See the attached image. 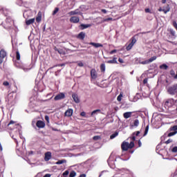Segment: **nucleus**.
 <instances>
[{
    "instance_id": "55",
    "label": "nucleus",
    "mask_w": 177,
    "mask_h": 177,
    "mask_svg": "<svg viewBox=\"0 0 177 177\" xmlns=\"http://www.w3.org/2000/svg\"><path fill=\"white\" fill-rule=\"evenodd\" d=\"M142 147V142H140V140H138V147Z\"/></svg>"
},
{
    "instance_id": "45",
    "label": "nucleus",
    "mask_w": 177,
    "mask_h": 177,
    "mask_svg": "<svg viewBox=\"0 0 177 177\" xmlns=\"http://www.w3.org/2000/svg\"><path fill=\"white\" fill-rule=\"evenodd\" d=\"M171 151H172L173 153H177V147H174L172 149Z\"/></svg>"
},
{
    "instance_id": "24",
    "label": "nucleus",
    "mask_w": 177,
    "mask_h": 177,
    "mask_svg": "<svg viewBox=\"0 0 177 177\" xmlns=\"http://www.w3.org/2000/svg\"><path fill=\"white\" fill-rule=\"evenodd\" d=\"M100 71H101V73H104L106 71V64H102L100 65Z\"/></svg>"
},
{
    "instance_id": "58",
    "label": "nucleus",
    "mask_w": 177,
    "mask_h": 177,
    "mask_svg": "<svg viewBox=\"0 0 177 177\" xmlns=\"http://www.w3.org/2000/svg\"><path fill=\"white\" fill-rule=\"evenodd\" d=\"M51 175L50 174H46V175H44V177H50Z\"/></svg>"
},
{
    "instance_id": "5",
    "label": "nucleus",
    "mask_w": 177,
    "mask_h": 177,
    "mask_svg": "<svg viewBox=\"0 0 177 177\" xmlns=\"http://www.w3.org/2000/svg\"><path fill=\"white\" fill-rule=\"evenodd\" d=\"M174 104H175V100H174V98L168 99L165 103V106L167 107H172Z\"/></svg>"
},
{
    "instance_id": "43",
    "label": "nucleus",
    "mask_w": 177,
    "mask_h": 177,
    "mask_svg": "<svg viewBox=\"0 0 177 177\" xmlns=\"http://www.w3.org/2000/svg\"><path fill=\"white\" fill-rule=\"evenodd\" d=\"M170 34L173 35V37H175V30L171 29L170 30Z\"/></svg>"
},
{
    "instance_id": "60",
    "label": "nucleus",
    "mask_w": 177,
    "mask_h": 177,
    "mask_svg": "<svg viewBox=\"0 0 177 177\" xmlns=\"http://www.w3.org/2000/svg\"><path fill=\"white\" fill-rule=\"evenodd\" d=\"M162 3H167V0H162Z\"/></svg>"
},
{
    "instance_id": "61",
    "label": "nucleus",
    "mask_w": 177,
    "mask_h": 177,
    "mask_svg": "<svg viewBox=\"0 0 177 177\" xmlns=\"http://www.w3.org/2000/svg\"><path fill=\"white\" fill-rule=\"evenodd\" d=\"M30 154H34V151H31L30 152Z\"/></svg>"
},
{
    "instance_id": "63",
    "label": "nucleus",
    "mask_w": 177,
    "mask_h": 177,
    "mask_svg": "<svg viewBox=\"0 0 177 177\" xmlns=\"http://www.w3.org/2000/svg\"><path fill=\"white\" fill-rule=\"evenodd\" d=\"M15 142H16L17 145H18V144H19V142H17V140L16 139H15Z\"/></svg>"
},
{
    "instance_id": "22",
    "label": "nucleus",
    "mask_w": 177,
    "mask_h": 177,
    "mask_svg": "<svg viewBox=\"0 0 177 177\" xmlns=\"http://www.w3.org/2000/svg\"><path fill=\"white\" fill-rule=\"evenodd\" d=\"M41 19H42V16H41V12H38V16L36 17L37 23H39Z\"/></svg>"
},
{
    "instance_id": "19",
    "label": "nucleus",
    "mask_w": 177,
    "mask_h": 177,
    "mask_svg": "<svg viewBox=\"0 0 177 177\" xmlns=\"http://www.w3.org/2000/svg\"><path fill=\"white\" fill-rule=\"evenodd\" d=\"M72 97L75 103H80V98L78 97V95L73 93L72 94Z\"/></svg>"
},
{
    "instance_id": "35",
    "label": "nucleus",
    "mask_w": 177,
    "mask_h": 177,
    "mask_svg": "<svg viewBox=\"0 0 177 177\" xmlns=\"http://www.w3.org/2000/svg\"><path fill=\"white\" fill-rule=\"evenodd\" d=\"M57 12H59V8H55L54 11L53 12V16H55V15H56Z\"/></svg>"
},
{
    "instance_id": "40",
    "label": "nucleus",
    "mask_w": 177,
    "mask_h": 177,
    "mask_svg": "<svg viewBox=\"0 0 177 177\" xmlns=\"http://www.w3.org/2000/svg\"><path fill=\"white\" fill-rule=\"evenodd\" d=\"M69 171L68 170H66L64 173H63V176H67V175H68Z\"/></svg>"
},
{
    "instance_id": "49",
    "label": "nucleus",
    "mask_w": 177,
    "mask_h": 177,
    "mask_svg": "<svg viewBox=\"0 0 177 177\" xmlns=\"http://www.w3.org/2000/svg\"><path fill=\"white\" fill-rule=\"evenodd\" d=\"M110 55H113V53H117V50H112L111 51H110Z\"/></svg>"
},
{
    "instance_id": "44",
    "label": "nucleus",
    "mask_w": 177,
    "mask_h": 177,
    "mask_svg": "<svg viewBox=\"0 0 177 177\" xmlns=\"http://www.w3.org/2000/svg\"><path fill=\"white\" fill-rule=\"evenodd\" d=\"M169 143H172V140L169 139L167 141H165L166 145H169Z\"/></svg>"
},
{
    "instance_id": "33",
    "label": "nucleus",
    "mask_w": 177,
    "mask_h": 177,
    "mask_svg": "<svg viewBox=\"0 0 177 177\" xmlns=\"http://www.w3.org/2000/svg\"><path fill=\"white\" fill-rule=\"evenodd\" d=\"M16 59L17 60H20V53L19 52V50L16 51Z\"/></svg>"
},
{
    "instance_id": "29",
    "label": "nucleus",
    "mask_w": 177,
    "mask_h": 177,
    "mask_svg": "<svg viewBox=\"0 0 177 177\" xmlns=\"http://www.w3.org/2000/svg\"><path fill=\"white\" fill-rule=\"evenodd\" d=\"M117 136H118V132L115 131L114 133L111 135L110 139H114V138H117Z\"/></svg>"
},
{
    "instance_id": "59",
    "label": "nucleus",
    "mask_w": 177,
    "mask_h": 177,
    "mask_svg": "<svg viewBox=\"0 0 177 177\" xmlns=\"http://www.w3.org/2000/svg\"><path fill=\"white\" fill-rule=\"evenodd\" d=\"M3 63V59L0 57V65Z\"/></svg>"
},
{
    "instance_id": "47",
    "label": "nucleus",
    "mask_w": 177,
    "mask_h": 177,
    "mask_svg": "<svg viewBox=\"0 0 177 177\" xmlns=\"http://www.w3.org/2000/svg\"><path fill=\"white\" fill-rule=\"evenodd\" d=\"M173 26L177 30V23L175 21H173Z\"/></svg>"
},
{
    "instance_id": "51",
    "label": "nucleus",
    "mask_w": 177,
    "mask_h": 177,
    "mask_svg": "<svg viewBox=\"0 0 177 177\" xmlns=\"http://www.w3.org/2000/svg\"><path fill=\"white\" fill-rule=\"evenodd\" d=\"M77 66H78L79 67H84V63H82V62H79V63L77 64Z\"/></svg>"
},
{
    "instance_id": "38",
    "label": "nucleus",
    "mask_w": 177,
    "mask_h": 177,
    "mask_svg": "<svg viewBox=\"0 0 177 177\" xmlns=\"http://www.w3.org/2000/svg\"><path fill=\"white\" fill-rule=\"evenodd\" d=\"M133 135L134 136H139V135H140V131H136V132L133 133Z\"/></svg>"
},
{
    "instance_id": "31",
    "label": "nucleus",
    "mask_w": 177,
    "mask_h": 177,
    "mask_svg": "<svg viewBox=\"0 0 177 177\" xmlns=\"http://www.w3.org/2000/svg\"><path fill=\"white\" fill-rule=\"evenodd\" d=\"M176 133H177V131H171L168 133L167 136L169 138H171V136H174V135H176Z\"/></svg>"
},
{
    "instance_id": "10",
    "label": "nucleus",
    "mask_w": 177,
    "mask_h": 177,
    "mask_svg": "<svg viewBox=\"0 0 177 177\" xmlns=\"http://www.w3.org/2000/svg\"><path fill=\"white\" fill-rule=\"evenodd\" d=\"M169 10H171V8L169 7V4L167 5L166 10L162 8L161 7H160L158 8V12H163L165 13V15H167V13H168V12H169Z\"/></svg>"
},
{
    "instance_id": "54",
    "label": "nucleus",
    "mask_w": 177,
    "mask_h": 177,
    "mask_svg": "<svg viewBox=\"0 0 177 177\" xmlns=\"http://www.w3.org/2000/svg\"><path fill=\"white\" fill-rule=\"evenodd\" d=\"M101 12H102V13H104L105 15L106 13H107V10H106V9L101 10Z\"/></svg>"
},
{
    "instance_id": "13",
    "label": "nucleus",
    "mask_w": 177,
    "mask_h": 177,
    "mask_svg": "<svg viewBox=\"0 0 177 177\" xmlns=\"http://www.w3.org/2000/svg\"><path fill=\"white\" fill-rule=\"evenodd\" d=\"M8 56V53L5 50V49H1L0 50V58L2 59L3 60Z\"/></svg>"
},
{
    "instance_id": "39",
    "label": "nucleus",
    "mask_w": 177,
    "mask_h": 177,
    "mask_svg": "<svg viewBox=\"0 0 177 177\" xmlns=\"http://www.w3.org/2000/svg\"><path fill=\"white\" fill-rule=\"evenodd\" d=\"M93 140H99L100 139V136H95L93 138Z\"/></svg>"
},
{
    "instance_id": "53",
    "label": "nucleus",
    "mask_w": 177,
    "mask_h": 177,
    "mask_svg": "<svg viewBox=\"0 0 177 177\" xmlns=\"http://www.w3.org/2000/svg\"><path fill=\"white\" fill-rule=\"evenodd\" d=\"M118 62L121 64L124 63V59H121V58H119L118 59Z\"/></svg>"
},
{
    "instance_id": "57",
    "label": "nucleus",
    "mask_w": 177,
    "mask_h": 177,
    "mask_svg": "<svg viewBox=\"0 0 177 177\" xmlns=\"http://www.w3.org/2000/svg\"><path fill=\"white\" fill-rule=\"evenodd\" d=\"M145 12L146 13H150V10L149 8L145 9Z\"/></svg>"
},
{
    "instance_id": "23",
    "label": "nucleus",
    "mask_w": 177,
    "mask_h": 177,
    "mask_svg": "<svg viewBox=\"0 0 177 177\" xmlns=\"http://www.w3.org/2000/svg\"><path fill=\"white\" fill-rule=\"evenodd\" d=\"M88 27H91V25L90 24H82L80 25V28L81 30H85V28H88Z\"/></svg>"
},
{
    "instance_id": "27",
    "label": "nucleus",
    "mask_w": 177,
    "mask_h": 177,
    "mask_svg": "<svg viewBox=\"0 0 177 177\" xmlns=\"http://www.w3.org/2000/svg\"><path fill=\"white\" fill-rule=\"evenodd\" d=\"M66 162H67V161L66 160H58L57 162H56L55 164L57 165H60L64 164Z\"/></svg>"
},
{
    "instance_id": "8",
    "label": "nucleus",
    "mask_w": 177,
    "mask_h": 177,
    "mask_svg": "<svg viewBox=\"0 0 177 177\" xmlns=\"http://www.w3.org/2000/svg\"><path fill=\"white\" fill-rule=\"evenodd\" d=\"M65 97L66 95L64 93H60L54 97V100H62V99H65Z\"/></svg>"
},
{
    "instance_id": "48",
    "label": "nucleus",
    "mask_w": 177,
    "mask_h": 177,
    "mask_svg": "<svg viewBox=\"0 0 177 177\" xmlns=\"http://www.w3.org/2000/svg\"><path fill=\"white\" fill-rule=\"evenodd\" d=\"M44 118H45L46 121L48 122V124H49V116L46 115V116L44 117Z\"/></svg>"
},
{
    "instance_id": "56",
    "label": "nucleus",
    "mask_w": 177,
    "mask_h": 177,
    "mask_svg": "<svg viewBox=\"0 0 177 177\" xmlns=\"http://www.w3.org/2000/svg\"><path fill=\"white\" fill-rule=\"evenodd\" d=\"M3 147H2V144L0 142V151H3Z\"/></svg>"
},
{
    "instance_id": "12",
    "label": "nucleus",
    "mask_w": 177,
    "mask_h": 177,
    "mask_svg": "<svg viewBox=\"0 0 177 177\" xmlns=\"http://www.w3.org/2000/svg\"><path fill=\"white\" fill-rule=\"evenodd\" d=\"M36 127H37V128H40L42 129L45 127V122L42 121V120H37L36 122Z\"/></svg>"
},
{
    "instance_id": "20",
    "label": "nucleus",
    "mask_w": 177,
    "mask_h": 177,
    "mask_svg": "<svg viewBox=\"0 0 177 177\" xmlns=\"http://www.w3.org/2000/svg\"><path fill=\"white\" fill-rule=\"evenodd\" d=\"M131 116H132V112H126L123 114L124 118H126V119L131 118Z\"/></svg>"
},
{
    "instance_id": "14",
    "label": "nucleus",
    "mask_w": 177,
    "mask_h": 177,
    "mask_svg": "<svg viewBox=\"0 0 177 177\" xmlns=\"http://www.w3.org/2000/svg\"><path fill=\"white\" fill-rule=\"evenodd\" d=\"M82 13L78 9H76L73 11H71L68 12L69 16H75V15H82Z\"/></svg>"
},
{
    "instance_id": "37",
    "label": "nucleus",
    "mask_w": 177,
    "mask_h": 177,
    "mask_svg": "<svg viewBox=\"0 0 177 177\" xmlns=\"http://www.w3.org/2000/svg\"><path fill=\"white\" fill-rule=\"evenodd\" d=\"M122 97V94H120V95L118 96V97H117L118 102H121Z\"/></svg>"
},
{
    "instance_id": "9",
    "label": "nucleus",
    "mask_w": 177,
    "mask_h": 177,
    "mask_svg": "<svg viewBox=\"0 0 177 177\" xmlns=\"http://www.w3.org/2000/svg\"><path fill=\"white\" fill-rule=\"evenodd\" d=\"M91 77L92 80H96V78H97V73H96V69L93 68L91 70Z\"/></svg>"
},
{
    "instance_id": "6",
    "label": "nucleus",
    "mask_w": 177,
    "mask_h": 177,
    "mask_svg": "<svg viewBox=\"0 0 177 177\" xmlns=\"http://www.w3.org/2000/svg\"><path fill=\"white\" fill-rule=\"evenodd\" d=\"M156 59H157V57L153 56V57L149 58V59L141 62L140 64H149V63H152V62H154V60H156Z\"/></svg>"
},
{
    "instance_id": "42",
    "label": "nucleus",
    "mask_w": 177,
    "mask_h": 177,
    "mask_svg": "<svg viewBox=\"0 0 177 177\" xmlns=\"http://www.w3.org/2000/svg\"><path fill=\"white\" fill-rule=\"evenodd\" d=\"M113 21V18L109 17L104 19V21Z\"/></svg>"
},
{
    "instance_id": "36",
    "label": "nucleus",
    "mask_w": 177,
    "mask_h": 177,
    "mask_svg": "<svg viewBox=\"0 0 177 177\" xmlns=\"http://www.w3.org/2000/svg\"><path fill=\"white\" fill-rule=\"evenodd\" d=\"M54 50H55V52H58V53H59V55H62V50H59L57 47H54Z\"/></svg>"
},
{
    "instance_id": "46",
    "label": "nucleus",
    "mask_w": 177,
    "mask_h": 177,
    "mask_svg": "<svg viewBox=\"0 0 177 177\" xmlns=\"http://www.w3.org/2000/svg\"><path fill=\"white\" fill-rule=\"evenodd\" d=\"M131 142H135V140H136V137L135 136H133V134H132V137H131Z\"/></svg>"
},
{
    "instance_id": "21",
    "label": "nucleus",
    "mask_w": 177,
    "mask_h": 177,
    "mask_svg": "<svg viewBox=\"0 0 177 177\" xmlns=\"http://www.w3.org/2000/svg\"><path fill=\"white\" fill-rule=\"evenodd\" d=\"M35 21V19L32 18L29 20H27L26 21V26H30V24H34V22Z\"/></svg>"
},
{
    "instance_id": "17",
    "label": "nucleus",
    "mask_w": 177,
    "mask_h": 177,
    "mask_svg": "<svg viewBox=\"0 0 177 177\" xmlns=\"http://www.w3.org/2000/svg\"><path fill=\"white\" fill-rule=\"evenodd\" d=\"M73 111L71 109H68L66 111L64 115L65 117H71L73 115Z\"/></svg>"
},
{
    "instance_id": "30",
    "label": "nucleus",
    "mask_w": 177,
    "mask_h": 177,
    "mask_svg": "<svg viewBox=\"0 0 177 177\" xmlns=\"http://www.w3.org/2000/svg\"><path fill=\"white\" fill-rule=\"evenodd\" d=\"M77 176V173L75 171H71L69 174V177H75Z\"/></svg>"
},
{
    "instance_id": "2",
    "label": "nucleus",
    "mask_w": 177,
    "mask_h": 177,
    "mask_svg": "<svg viewBox=\"0 0 177 177\" xmlns=\"http://www.w3.org/2000/svg\"><path fill=\"white\" fill-rule=\"evenodd\" d=\"M167 93H169V95H176L177 93V84H174L168 87L167 88Z\"/></svg>"
},
{
    "instance_id": "7",
    "label": "nucleus",
    "mask_w": 177,
    "mask_h": 177,
    "mask_svg": "<svg viewBox=\"0 0 177 177\" xmlns=\"http://www.w3.org/2000/svg\"><path fill=\"white\" fill-rule=\"evenodd\" d=\"M71 23H73L74 24H77L80 23V17L73 16L69 19Z\"/></svg>"
},
{
    "instance_id": "52",
    "label": "nucleus",
    "mask_w": 177,
    "mask_h": 177,
    "mask_svg": "<svg viewBox=\"0 0 177 177\" xmlns=\"http://www.w3.org/2000/svg\"><path fill=\"white\" fill-rule=\"evenodd\" d=\"M80 115H81L82 117H85V115H86V113L83 111V112H81Z\"/></svg>"
},
{
    "instance_id": "50",
    "label": "nucleus",
    "mask_w": 177,
    "mask_h": 177,
    "mask_svg": "<svg viewBox=\"0 0 177 177\" xmlns=\"http://www.w3.org/2000/svg\"><path fill=\"white\" fill-rule=\"evenodd\" d=\"M147 81H149V79H147V78L144 79V80H143L144 85H146V84H147Z\"/></svg>"
},
{
    "instance_id": "25",
    "label": "nucleus",
    "mask_w": 177,
    "mask_h": 177,
    "mask_svg": "<svg viewBox=\"0 0 177 177\" xmlns=\"http://www.w3.org/2000/svg\"><path fill=\"white\" fill-rule=\"evenodd\" d=\"M161 70H168V65L163 64L159 66Z\"/></svg>"
},
{
    "instance_id": "18",
    "label": "nucleus",
    "mask_w": 177,
    "mask_h": 177,
    "mask_svg": "<svg viewBox=\"0 0 177 177\" xmlns=\"http://www.w3.org/2000/svg\"><path fill=\"white\" fill-rule=\"evenodd\" d=\"M78 39H81V41H84L85 39V32H81L77 35Z\"/></svg>"
},
{
    "instance_id": "62",
    "label": "nucleus",
    "mask_w": 177,
    "mask_h": 177,
    "mask_svg": "<svg viewBox=\"0 0 177 177\" xmlns=\"http://www.w3.org/2000/svg\"><path fill=\"white\" fill-rule=\"evenodd\" d=\"M163 9H165V10H167V7L164 6Z\"/></svg>"
},
{
    "instance_id": "41",
    "label": "nucleus",
    "mask_w": 177,
    "mask_h": 177,
    "mask_svg": "<svg viewBox=\"0 0 177 177\" xmlns=\"http://www.w3.org/2000/svg\"><path fill=\"white\" fill-rule=\"evenodd\" d=\"M3 85L4 86H9V82H8V81L3 82Z\"/></svg>"
},
{
    "instance_id": "15",
    "label": "nucleus",
    "mask_w": 177,
    "mask_h": 177,
    "mask_svg": "<svg viewBox=\"0 0 177 177\" xmlns=\"http://www.w3.org/2000/svg\"><path fill=\"white\" fill-rule=\"evenodd\" d=\"M88 45H92L94 48H103V44L100 43L90 42L88 43Z\"/></svg>"
},
{
    "instance_id": "32",
    "label": "nucleus",
    "mask_w": 177,
    "mask_h": 177,
    "mask_svg": "<svg viewBox=\"0 0 177 177\" xmlns=\"http://www.w3.org/2000/svg\"><path fill=\"white\" fill-rule=\"evenodd\" d=\"M133 126L134 127H139V120L136 119L133 122Z\"/></svg>"
},
{
    "instance_id": "28",
    "label": "nucleus",
    "mask_w": 177,
    "mask_h": 177,
    "mask_svg": "<svg viewBox=\"0 0 177 177\" xmlns=\"http://www.w3.org/2000/svg\"><path fill=\"white\" fill-rule=\"evenodd\" d=\"M169 131L171 132H172V131L173 132H177V125H174V126L170 127Z\"/></svg>"
},
{
    "instance_id": "16",
    "label": "nucleus",
    "mask_w": 177,
    "mask_h": 177,
    "mask_svg": "<svg viewBox=\"0 0 177 177\" xmlns=\"http://www.w3.org/2000/svg\"><path fill=\"white\" fill-rule=\"evenodd\" d=\"M106 63H108V64H118V62H117V57H113V59L108 60Z\"/></svg>"
},
{
    "instance_id": "3",
    "label": "nucleus",
    "mask_w": 177,
    "mask_h": 177,
    "mask_svg": "<svg viewBox=\"0 0 177 177\" xmlns=\"http://www.w3.org/2000/svg\"><path fill=\"white\" fill-rule=\"evenodd\" d=\"M131 43L126 47L127 50H131L133 47V45L136 44V39L135 37H131Z\"/></svg>"
},
{
    "instance_id": "4",
    "label": "nucleus",
    "mask_w": 177,
    "mask_h": 177,
    "mask_svg": "<svg viewBox=\"0 0 177 177\" xmlns=\"http://www.w3.org/2000/svg\"><path fill=\"white\" fill-rule=\"evenodd\" d=\"M8 129H10V131H13L16 127H17V124H16V122L13 120H10V122L8 124Z\"/></svg>"
},
{
    "instance_id": "1",
    "label": "nucleus",
    "mask_w": 177,
    "mask_h": 177,
    "mask_svg": "<svg viewBox=\"0 0 177 177\" xmlns=\"http://www.w3.org/2000/svg\"><path fill=\"white\" fill-rule=\"evenodd\" d=\"M133 147H135V142H133V141L131 142L130 143L128 142L124 141L121 144V149L122 151H128L129 149H133Z\"/></svg>"
},
{
    "instance_id": "11",
    "label": "nucleus",
    "mask_w": 177,
    "mask_h": 177,
    "mask_svg": "<svg viewBox=\"0 0 177 177\" xmlns=\"http://www.w3.org/2000/svg\"><path fill=\"white\" fill-rule=\"evenodd\" d=\"M52 158V153L50 151L46 152L44 154V161H49Z\"/></svg>"
},
{
    "instance_id": "34",
    "label": "nucleus",
    "mask_w": 177,
    "mask_h": 177,
    "mask_svg": "<svg viewBox=\"0 0 177 177\" xmlns=\"http://www.w3.org/2000/svg\"><path fill=\"white\" fill-rule=\"evenodd\" d=\"M149 132V125H147L145 128V133H144V136H146V135H147Z\"/></svg>"
},
{
    "instance_id": "64",
    "label": "nucleus",
    "mask_w": 177,
    "mask_h": 177,
    "mask_svg": "<svg viewBox=\"0 0 177 177\" xmlns=\"http://www.w3.org/2000/svg\"><path fill=\"white\" fill-rule=\"evenodd\" d=\"M129 153H131V154H132V153H133V151H129Z\"/></svg>"
},
{
    "instance_id": "26",
    "label": "nucleus",
    "mask_w": 177,
    "mask_h": 177,
    "mask_svg": "<svg viewBox=\"0 0 177 177\" xmlns=\"http://www.w3.org/2000/svg\"><path fill=\"white\" fill-rule=\"evenodd\" d=\"M101 110L100 109H96V110H94L91 112V117H93V115H95V114H97V113H101Z\"/></svg>"
}]
</instances>
